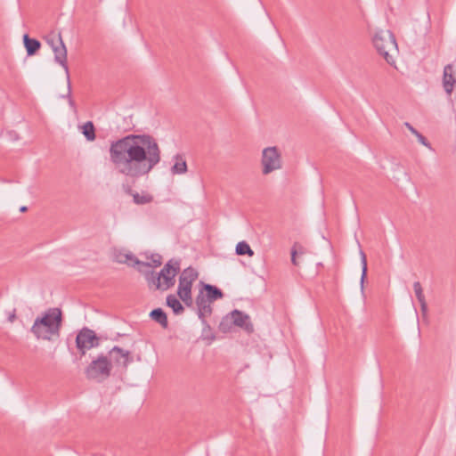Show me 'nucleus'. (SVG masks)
<instances>
[{"label": "nucleus", "mask_w": 456, "mask_h": 456, "mask_svg": "<svg viewBox=\"0 0 456 456\" xmlns=\"http://www.w3.org/2000/svg\"><path fill=\"white\" fill-rule=\"evenodd\" d=\"M67 86H68V92L66 95H62L63 98H68L69 104L71 108L75 109V102L71 98V84H70V77H69V80H67Z\"/></svg>", "instance_id": "nucleus-29"}, {"label": "nucleus", "mask_w": 456, "mask_h": 456, "mask_svg": "<svg viewBox=\"0 0 456 456\" xmlns=\"http://www.w3.org/2000/svg\"><path fill=\"white\" fill-rule=\"evenodd\" d=\"M361 264H362V276H361V286L363 288V282L367 275V258L366 255L362 250L360 251Z\"/></svg>", "instance_id": "nucleus-27"}, {"label": "nucleus", "mask_w": 456, "mask_h": 456, "mask_svg": "<svg viewBox=\"0 0 456 456\" xmlns=\"http://www.w3.org/2000/svg\"><path fill=\"white\" fill-rule=\"evenodd\" d=\"M99 345L100 338L93 330L87 327H84L77 334L76 346L81 355H85L87 350L97 347Z\"/></svg>", "instance_id": "nucleus-5"}, {"label": "nucleus", "mask_w": 456, "mask_h": 456, "mask_svg": "<svg viewBox=\"0 0 456 456\" xmlns=\"http://www.w3.org/2000/svg\"><path fill=\"white\" fill-rule=\"evenodd\" d=\"M456 85V77L453 74L452 64H447L444 68L443 73V87L447 94H451Z\"/></svg>", "instance_id": "nucleus-13"}, {"label": "nucleus", "mask_w": 456, "mask_h": 456, "mask_svg": "<svg viewBox=\"0 0 456 456\" xmlns=\"http://www.w3.org/2000/svg\"><path fill=\"white\" fill-rule=\"evenodd\" d=\"M111 359L117 363L126 367L130 362V352L115 346L109 352Z\"/></svg>", "instance_id": "nucleus-14"}, {"label": "nucleus", "mask_w": 456, "mask_h": 456, "mask_svg": "<svg viewBox=\"0 0 456 456\" xmlns=\"http://www.w3.org/2000/svg\"><path fill=\"white\" fill-rule=\"evenodd\" d=\"M81 132L84 134V136L86 138L87 141H94L96 138L95 134V127L92 121L86 122L81 126Z\"/></svg>", "instance_id": "nucleus-21"}, {"label": "nucleus", "mask_w": 456, "mask_h": 456, "mask_svg": "<svg viewBox=\"0 0 456 456\" xmlns=\"http://www.w3.org/2000/svg\"><path fill=\"white\" fill-rule=\"evenodd\" d=\"M15 318H16V314H15V310H13L12 313L8 317V321L10 322H13Z\"/></svg>", "instance_id": "nucleus-35"}, {"label": "nucleus", "mask_w": 456, "mask_h": 456, "mask_svg": "<svg viewBox=\"0 0 456 456\" xmlns=\"http://www.w3.org/2000/svg\"><path fill=\"white\" fill-rule=\"evenodd\" d=\"M415 136L417 137L419 142H420L422 145L431 149V145H430L429 142L428 141V139L423 134H421L419 132L417 134H415Z\"/></svg>", "instance_id": "nucleus-31"}, {"label": "nucleus", "mask_w": 456, "mask_h": 456, "mask_svg": "<svg viewBox=\"0 0 456 456\" xmlns=\"http://www.w3.org/2000/svg\"><path fill=\"white\" fill-rule=\"evenodd\" d=\"M236 254L239 256L247 255L248 256H252L254 255V251L245 240H242L236 245Z\"/></svg>", "instance_id": "nucleus-24"}, {"label": "nucleus", "mask_w": 456, "mask_h": 456, "mask_svg": "<svg viewBox=\"0 0 456 456\" xmlns=\"http://www.w3.org/2000/svg\"><path fill=\"white\" fill-rule=\"evenodd\" d=\"M145 278L149 285H153L155 289L163 290V285L160 281V276H158L157 273L150 271L149 273H145Z\"/></svg>", "instance_id": "nucleus-23"}, {"label": "nucleus", "mask_w": 456, "mask_h": 456, "mask_svg": "<svg viewBox=\"0 0 456 456\" xmlns=\"http://www.w3.org/2000/svg\"><path fill=\"white\" fill-rule=\"evenodd\" d=\"M62 324V312L58 307H52L35 319L30 331L37 338L51 341L59 338Z\"/></svg>", "instance_id": "nucleus-2"}, {"label": "nucleus", "mask_w": 456, "mask_h": 456, "mask_svg": "<svg viewBox=\"0 0 456 456\" xmlns=\"http://www.w3.org/2000/svg\"><path fill=\"white\" fill-rule=\"evenodd\" d=\"M23 45L28 56L35 55L41 48V43L36 38H31L28 34L23 35Z\"/></svg>", "instance_id": "nucleus-15"}, {"label": "nucleus", "mask_w": 456, "mask_h": 456, "mask_svg": "<svg viewBox=\"0 0 456 456\" xmlns=\"http://www.w3.org/2000/svg\"><path fill=\"white\" fill-rule=\"evenodd\" d=\"M113 260L119 264H127L130 266H150V263L140 261L132 253H125L122 251H115L113 254Z\"/></svg>", "instance_id": "nucleus-11"}, {"label": "nucleus", "mask_w": 456, "mask_h": 456, "mask_svg": "<svg viewBox=\"0 0 456 456\" xmlns=\"http://www.w3.org/2000/svg\"><path fill=\"white\" fill-rule=\"evenodd\" d=\"M201 284L203 285V289H201L202 291H206V297L208 299H209L211 302H214L217 299H220L224 297V293L223 291L214 286V285H211V284H206L204 282H201Z\"/></svg>", "instance_id": "nucleus-16"}, {"label": "nucleus", "mask_w": 456, "mask_h": 456, "mask_svg": "<svg viewBox=\"0 0 456 456\" xmlns=\"http://www.w3.org/2000/svg\"><path fill=\"white\" fill-rule=\"evenodd\" d=\"M211 303L212 302L205 297L203 291L200 290L196 297V305L198 307V316L201 320L203 325H205L204 330L206 328L210 330V326L207 323L205 317L207 315H210L212 313Z\"/></svg>", "instance_id": "nucleus-9"}, {"label": "nucleus", "mask_w": 456, "mask_h": 456, "mask_svg": "<svg viewBox=\"0 0 456 456\" xmlns=\"http://www.w3.org/2000/svg\"><path fill=\"white\" fill-rule=\"evenodd\" d=\"M123 191L133 197V202L136 205H145L153 201V196L148 192L142 191L139 193L132 189V185L128 183H122Z\"/></svg>", "instance_id": "nucleus-10"}, {"label": "nucleus", "mask_w": 456, "mask_h": 456, "mask_svg": "<svg viewBox=\"0 0 456 456\" xmlns=\"http://www.w3.org/2000/svg\"><path fill=\"white\" fill-rule=\"evenodd\" d=\"M53 52L54 53V61L56 63L60 64L65 70L66 79L69 80V67L67 63V48L64 42H61V45L53 47Z\"/></svg>", "instance_id": "nucleus-12"}, {"label": "nucleus", "mask_w": 456, "mask_h": 456, "mask_svg": "<svg viewBox=\"0 0 456 456\" xmlns=\"http://www.w3.org/2000/svg\"><path fill=\"white\" fill-rule=\"evenodd\" d=\"M109 153L117 172L133 183L148 175L161 160L159 142L149 134H129L111 141Z\"/></svg>", "instance_id": "nucleus-1"}, {"label": "nucleus", "mask_w": 456, "mask_h": 456, "mask_svg": "<svg viewBox=\"0 0 456 456\" xmlns=\"http://www.w3.org/2000/svg\"><path fill=\"white\" fill-rule=\"evenodd\" d=\"M261 163L264 175H268L274 170L280 169L281 167V157L278 148L273 146L264 149Z\"/></svg>", "instance_id": "nucleus-6"}, {"label": "nucleus", "mask_w": 456, "mask_h": 456, "mask_svg": "<svg viewBox=\"0 0 456 456\" xmlns=\"http://www.w3.org/2000/svg\"><path fill=\"white\" fill-rule=\"evenodd\" d=\"M45 42L48 45L53 49V47H56L57 45H61V42H63L61 32H55L52 31L47 36L44 37Z\"/></svg>", "instance_id": "nucleus-22"}, {"label": "nucleus", "mask_w": 456, "mask_h": 456, "mask_svg": "<svg viewBox=\"0 0 456 456\" xmlns=\"http://www.w3.org/2000/svg\"><path fill=\"white\" fill-rule=\"evenodd\" d=\"M413 289H414L416 297L419 302L426 300L425 296L423 294V289H422V287H421V284L419 281H415L413 283Z\"/></svg>", "instance_id": "nucleus-28"}, {"label": "nucleus", "mask_w": 456, "mask_h": 456, "mask_svg": "<svg viewBox=\"0 0 456 456\" xmlns=\"http://www.w3.org/2000/svg\"><path fill=\"white\" fill-rule=\"evenodd\" d=\"M174 159H175V163L171 167V172L173 175H183L187 172V163L183 159V156L180 154H176Z\"/></svg>", "instance_id": "nucleus-19"}, {"label": "nucleus", "mask_w": 456, "mask_h": 456, "mask_svg": "<svg viewBox=\"0 0 456 456\" xmlns=\"http://www.w3.org/2000/svg\"><path fill=\"white\" fill-rule=\"evenodd\" d=\"M179 297L187 306H191V305H192L191 293L188 294L187 297L179 296Z\"/></svg>", "instance_id": "nucleus-32"}, {"label": "nucleus", "mask_w": 456, "mask_h": 456, "mask_svg": "<svg viewBox=\"0 0 456 456\" xmlns=\"http://www.w3.org/2000/svg\"><path fill=\"white\" fill-rule=\"evenodd\" d=\"M111 370V360L101 354L87 365L85 374L87 379L102 383L110 376Z\"/></svg>", "instance_id": "nucleus-4"}, {"label": "nucleus", "mask_w": 456, "mask_h": 456, "mask_svg": "<svg viewBox=\"0 0 456 456\" xmlns=\"http://www.w3.org/2000/svg\"><path fill=\"white\" fill-rule=\"evenodd\" d=\"M305 253V248L298 242H295L291 248V262L294 265H298L297 256L304 255Z\"/></svg>", "instance_id": "nucleus-25"}, {"label": "nucleus", "mask_w": 456, "mask_h": 456, "mask_svg": "<svg viewBox=\"0 0 456 456\" xmlns=\"http://www.w3.org/2000/svg\"><path fill=\"white\" fill-rule=\"evenodd\" d=\"M27 210H28V208H27L26 206H21V207L20 208V211L21 213H24V212H26Z\"/></svg>", "instance_id": "nucleus-36"}, {"label": "nucleus", "mask_w": 456, "mask_h": 456, "mask_svg": "<svg viewBox=\"0 0 456 456\" xmlns=\"http://www.w3.org/2000/svg\"><path fill=\"white\" fill-rule=\"evenodd\" d=\"M151 264H150V266H154V267H158L159 265H161L162 264V256L159 255V254H152L151 256Z\"/></svg>", "instance_id": "nucleus-30"}, {"label": "nucleus", "mask_w": 456, "mask_h": 456, "mask_svg": "<svg viewBox=\"0 0 456 456\" xmlns=\"http://www.w3.org/2000/svg\"><path fill=\"white\" fill-rule=\"evenodd\" d=\"M230 320L233 325L241 328L247 333L251 334L254 332V325L250 321L248 314L240 311H232L220 323V329L224 330V325L226 321Z\"/></svg>", "instance_id": "nucleus-7"}, {"label": "nucleus", "mask_w": 456, "mask_h": 456, "mask_svg": "<svg viewBox=\"0 0 456 456\" xmlns=\"http://www.w3.org/2000/svg\"><path fill=\"white\" fill-rule=\"evenodd\" d=\"M419 304H420V308H421L422 315H423L424 318H427V316H428V305H427L426 300L420 301Z\"/></svg>", "instance_id": "nucleus-33"}, {"label": "nucleus", "mask_w": 456, "mask_h": 456, "mask_svg": "<svg viewBox=\"0 0 456 456\" xmlns=\"http://www.w3.org/2000/svg\"><path fill=\"white\" fill-rule=\"evenodd\" d=\"M180 259H170L161 269V272L164 273V274L171 275L173 273V270L176 271V266L180 267Z\"/></svg>", "instance_id": "nucleus-26"}, {"label": "nucleus", "mask_w": 456, "mask_h": 456, "mask_svg": "<svg viewBox=\"0 0 456 456\" xmlns=\"http://www.w3.org/2000/svg\"><path fill=\"white\" fill-rule=\"evenodd\" d=\"M373 45L378 53L384 57L386 61L393 65L394 54L397 53V43L394 34L390 30H379L372 38Z\"/></svg>", "instance_id": "nucleus-3"}, {"label": "nucleus", "mask_w": 456, "mask_h": 456, "mask_svg": "<svg viewBox=\"0 0 456 456\" xmlns=\"http://www.w3.org/2000/svg\"><path fill=\"white\" fill-rule=\"evenodd\" d=\"M404 126L411 131V134L414 135L419 133L418 130H416L409 122H405Z\"/></svg>", "instance_id": "nucleus-34"}, {"label": "nucleus", "mask_w": 456, "mask_h": 456, "mask_svg": "<svg viewBox=\"0 0 456 456\" xmlns=\"http://www.w3.org/2000/svg\"><path fill=\"white\" fill-rule=\"evenodd\" d=\"M150 317L158 322L162 328L167 329L168 326V321L167 314L162 308H155L150 313Z\"/></svg>", "instance_id": "nucleus-17"}, {"label": "nucleus", "mask_w": 456, "mask_h": 456, "mask_svg": "<svg viewBox=\"0 0 456 456\" xmlns=\"http://www.w3.org/2000/svg\"><path fill=\"white\" fill-rule=\"evenodd\" d=\"M199 273L192 267L185 268L179 276V284L177 289V295L187 297L191 293L193 282L198 279Z\"/></svg>", "instance_id": "nucleus-8"}, {"label": "nucleus", "mask_w": 456, "mask_h": 456, "mask_svg": "<svg viewBox=\"0 0 456 456\" xmlns=\"http://www.w3.org/2000/svg\"><path fill=\"white\" fill-rule=\"evenodd\" d=\"M180 271V267L176 266V271L173 270V273L171 275H166L163 272L157 273L158 276H160V280L163 279L162 285H163V290H167L173 287L175 283V276Z\"/></svg>", "instance_id": "nucleus-18"}, {"label": "nucleus", "mask_w": 456, "mask_h": 456, "mask_svg": "<svg viewBox=\"0 0 456 456\" xmlns=\"http://www.w3.org/2000/svg\"><path fill=\"white\" fill-rule=\"evenodd\" d=\"M166 301H167V306L172 308L175 314H181L183 313L184 307L183 306L181 302L176 298V297L175 295H172V294L168 295L167 297Z\"/></svg>", "instance_id": "nucleus-20"}]
</instances>
